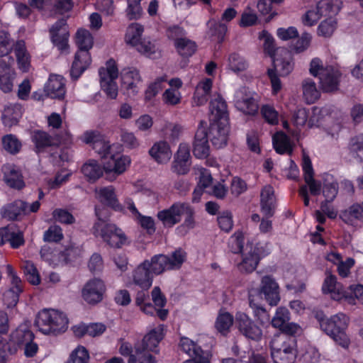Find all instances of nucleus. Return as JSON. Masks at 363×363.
Masks as SVG:
<instances>
[{
	"label": "nucleus",
	"instance_id": "obj_31",
	"mask_svg": "<svg viewBox=\"0 0 363 363\" xmlns=\"http://www.w3.org/2000/svg\"><path fill=\"white\" fill-rule=\"evenodd\" d=\"M98 196L100 202L104 206L116 212L126 213L125 207L119 202L113 186L101 188Z\"/></svg>",
	"mask_w": 363,
	"mask_h": 363
},
{
	"label": "nucleus",
	"instance_id": "obj_53",
	"mask_svg": "<svg viewBox=\"0 0 363 363\" xmlns=\"http://www.w3.org/2000/svg\"><path fill=\"white\" fill-rule=\"evenodd\" d=\"M333 16H327L328 18L320 22L317 29L319 36L330 38L333 35L337 26V21L333 18Z\"/></svg>",
	"mask_w": 363,
	"mask_h": 363
},
{
	"label": "nucleus",
	"instance_id": "obj_12",
	"mask_svg": "<svg viewBox=\"0 0 363 363\" xmlns=\"http://www.w3.org/2000/svg\"><path fill=\"white\" fill-rule=\"evenodd\" d=\"M340 7L333 4V1H317L315 9L308 10L301 18L302 23L306 26H314L323 16L336 15Z\"/></svg>",
	"mask_w": 363,
	"mask_h": 363
},
{
	"label": "nucleus",
	"instance_id": "obj_30",
	"mask_svg": "<svg viewBox=\"0 0 363 363\" xmlns=\"http://www.w3.org/2000/svg\"><path fill=\"white\" fill-rule=\"evenodd\" d=\"M193 154L198 159H205L210 155L207 130L199 126L193 143Z\"/></svg>",
	"mask_w": 363,
	"mask_h": 363
},
{
	"label": "nucleus",
	"instance_id": "obj_23",
	"mask_svg": "<svg viewBox=\"0 0 363 363\" xmlns=\"http://www.w3.org/2000/svg\"><path fill=\"white\" fill-rule=\"evenodd\" d=\"M342 73L333 66H327L322 70L319 82L323 92H333L338 89Z\"/></svg>",
	"mask_w": 363,
	"mask_h": 363
},
{
	"label": "nucleus",
	"instance_id": "obj_6",
	"mask_svg": "<svg viewBox=\"0 0 363 363\" xmlns=\"http://www.w3.org/2000/svg\"><path fill=\"white\" fill-rule=\"evenodd\" d=\"M40 255L43 260L55 268L67 265L79 257L81 249L72 244L63 250L45 245L41 247Z\"/></svg>",
	"mask_w": 363,
	"mask_h": 363
},
{
	"label": "nucleus",
	"instance_id": "obj_24",
	"mask_svg": "<svg viewBox=\"0 0 363 363\" xmlns=\"http://www.w3.org/2000/svg\"><path fill=\"white\" fill-rule=\"evenodd\" d=\"M1 216L8 220H21L25 216L28 215V203L21 199L3 206L0 210Z\"/></svg>",
	"mask_w": 363,
	"mask_h": 363
},
{
	"label": "nucleus",
	"instance_id": "obj_51",
	"mask_svg": "<svg viewBox=\"0 0 363 363\" xmlns=\"http://www.w3.org/2000/svg\"><path fill=\"white\" fill-rule=\"evenodd\" d=\"M233 316L230 313H219L216 320L215 327L219 333L225 335L233 325Z\"/></svg>",
	"mask_w": 363,
	"mask_h": 363
},
{
	"label": "nucleus",
	"instance_id": "obj_61",
	"mask_svg": "<svg viewBox=\"0 0 363 363\" xmlns=\"http://www.w3.org/2000/svg\"><path fill=\"white\" fill-rule=\"evenodd\" d=\"M260 113L268 124L276 125L279 123V113L269 104L263 105L260 108Z\"/></svg>",
	"mask_w": 363,
	"mask_h": 363
},
{
	"label": "nucleus",
	"instance_id": "obj_7",
	"mask_svg": "<svg viewBox=\"0 0 363 363\" xmlns=\"http://www.w3.org/2000/svg\"><path fill=\"white\" fill-rule=\"evenodd\" d=\"M349 319L344 313H337L330 318L320 320L321 329L343 348H348L350 339L346 334Z\"/></svg>",
	"mask_w": 363,
	"mask_h": 363
},
{
	"label": "nucleus",
	"instance_id": "obj_9",
	"mask_svg": "<svg viewBox=\"0 0 363 363\" xmlns=\"http://www.w3.org/2000/svg\"><path fill=\"white\" fill-rule=\"evenodd\" d=\"M164 335V325L160 324L150 330L141 341L135 342L134 348L138 355H141V354L144 356L152 355L150 353V352L157 353L159 352V343L163 340Z\"/></svg>",
	"mask_w": 363,
	"mask_h": 363
},
{
	"label": "nucleus",
	"instance_id": "obj_8",
	"mask_svg": "<svg viewBox=\"0 0 363 363\" xmlns=\"http://www.w3.org/2000/svg\"><path fill=\"white\" fill-rule=\"evenodd\" d=\"M106 66L99 69L101 89L108 98L116 99L118 96V85L116 82L118 77V66L113 59H109Z\"/></svg>",
	"mask_w": 363,
	"mask_h": 363
},
{
	"label": "nucleus",
	"instance_id": "obj_3",
	"mask_svg": "<svg viewBox=\"0 0 363 363\" xmlns=\"http://www.w3.org/2000/svg\"><path fill=\"white\" fill-rule=\"evenodd\" d=\"M75 43L78 50L70 69V77L73 81H77L91 65L89 50L93 47L94 38L88 30L80 28L77 31Z\"/></svg>",
	"mask_w": 363,
	"mask_h": 363
},
{
	"label": "nucleus",
	"instance_id": "obj_15",
	"mask_svg": "<svg viewBox=\"0 0 363 363\" xmlns=\"http://www.w3.org/2000/svg\"><path fill=\"white\" fill-rule=\"evenodd\" d=\"M322 291L324 294H330L335 301L345 300L348 303L354 302V298L348 295L347 291L337 282L336 276L332 274L325 277L322 285Z\"/></svg>",
	"mask_w": 363,
	"mask_h": 363
},
{
	"label": "nucleus",
	"instance_id": "obj_48",
	"mask_svg": "<svg viewBox=\"0 0 363 363\" xmlns=\"http://www.w3.org/2000/svg\"><path fill=\"white\" fill-rule=\"evenodd\" d=\"M303 97L308 104L315 103L320 97V92L317 89L315 83L311 79H306L303 82Z\"/></svg>",
	"mask_w": 363,
	"mask_h": 363
},
{
	"label": "nucleus",
	"instance_id": "obj_5",
	"mask_svg": "<svg viewBox=\"0 0 363 363\" xmlns=\"http://www.w3.org/2000/svg\"><path fill=\"white\" fill-rule=\"evenodd\" d=\"M271 357L274 363H294L298 354L296 336L277 335L269 343Z\"/></svg>",
	"mask_w": 363,
	"mask_h": 363
},
{
	"label": "nucleus",
	"instance_id": "obj_64",
	"mask_svg": "<svg viewBox=\"0 0 363 363\" xmlns=\"http://www.w3.org/2000/svg\"><path fill=\"white\" fill-rule=\"evenodd\" d=\"M23 272L26 276L28 281L31 284L38 285L40 283L38 271L32 262H26L23 266Z\"/></svg>",
	"mask_w": 363,
	"mask_h": 363
},
{
	"label": "nucleus",
	"instance_id": "obj_27",
	"mask_svg": "<svg viewBox=\"0 0 363 363\" xmlns=\"http://www.w3.org/2000/svg\"><path fill=\"white\" fill-rule=\"evenodd\" d=\"M133 281L142 289H149L153 282L154 274L149 267L148 259H145L133 271Z\"/></svg>",
	"mask_w": 363,
	"mask_h": 363
},
{
	"label": "nucleus",
	"instance_id": "obj_62",
	"mask_svg": "<svg viewBox=\"0 0 363 363\" xmlns=\"http://www.w3.org/2000/svg\"><path fill=\"white\" fill-rule=\"evenodd\" d=\"M14 44L8 32L0 30V57L8 55L14 49Z\"/></svg>",
	"mask_w": 363,
	"mask_h": 363
},
{
	"label": "nucleus",
	"instance_id": "obj_28",
	"mask_svg": "<svg viewBox=\"0 0 363 363\" xmlns=\"http://www.w3.org/2000/svg\"><path fill=\"white\" fill-rule=\"evenodd\" d=\"M3 179L5 184L11 189L21 190L26 184L21 170L13 164H5L2 166Z\"/></svg>",
	"mask_w": 363,
	"mask_h": 363
},
{
	"label": "nucleus",
	"instance_id": "obj_38",
	"mask_svg": "<svg viewBox=\"0 0 363 363\" xmlns=\"http://www.w3.org/2000/svg\"><path fill=\"white\" fill-rule=\"evenodd\" d=\"M150 155L158 163L167 162L172 156L169 145L166 141L155 143L149 150Z\"/></svg>",
	"mask_w": 363,
	"mask_h": 363
},
{
	"label": "nucleus",
	"instance_id": "obj_10",
	"mask_svg": "<svg viewBox=\"0 0 363 363\" xmlns=\"http://www.w3.org/2000/svg\"><path fill=\"white\" fill-rule=\"evenodd\" d=\"M50 41L61 53H67L69 50V30L67 19L57 20L49 29Z\"/></svg>",
	"mask_w": 363,
	"mask_h": 363
},
{
	"label": "nucleus",
	"instance_id": "obj_46",
	"mask_svg": "<svg viewBox=\"0 0 363 363\" xmlns=\"http://www.w3.org/2000/svg\"><path fill=\"white\" fill-rule=\"evenodd\" d=\"M169 260V255L164 254H158L153 255L149 260V267L154 274L157 276L162 274L165 271H169L167 261Z\"/></svg>",
	"mask_w": 363,
	"mask_h": 363
},
{
	"label": "nucleus",
	"instance_id": "obj_47",
	"mask_svg": "<svg viewBox=\"0 0 363 363\" xmlns=\"http://www.w3.org/2000/svg\"><path fill=\"white\" fill-rule=\"evenodd\" d=\"M144 28L142 25L138 23H131L128 27L125 35V40L127 44L133 47L136 46L142 40L141 37Z\"/></svg>",
	"mask_w": 363,
	"mask_h": 363
},
{
	"label": "nucleus",
	"instance_id": "obj_32",
	"mask_svg": "<svg viewBox=\"0 0 363 363\" xmlns=\"http://www.w3.org/2000/svg\"><path fill=\"white\" fill-rule=\"evenodd\" d=\"M35 336L30 327L26 324H21L9 336V342L17 348L21 349L27 342L34 340Z\"/></svg>",
	"mask_w": 363,
	"mask_h": 363
},
{
	"label": "nucleus",
	"instance_id": "obj_58",
	"mask_svg": "<svg viewBox=\"0 0 363 363\" xmlns=\"http://www.w3.org/2000/svg\"><path fill=\"white\" fill-rule=\"evenodd\" d=\"M349 149L354 157L363 162V135L352 138L349 143Z\"/></svg>",
	"mask_w": 363,
	"mask_h": 363
},
{
	"label": "nucleus",
	"instance_id": "obj_19",
	"mask_svg": "<svg viewBox=\"0 0 363 363\" xmlns=\"http://www.w3.org/2000/svg\"><path fill=\"white\" fill-rule=\"evenodd\" d=\"M179 347L182 351L191 357L184 363H210L208 357L204 355L203 349L190 338L182 337Z\"/></svg>",
	"mask_w": 363,
	"mask_h": 363
},
{
	"label": "nucleus",
	"instance_id": "obj_13",
	"mask_svg": "<svg viewBox=\"0 0 363 363\" xmlns=\"http://www.w3.org/2000/svg\"><path fill=\"white\" fill-rule=\"evenodd\" d=\"M6 272L11 279V285L3 293V301L7 308H11L18 302L20 294L23 292V284L11 265L6 266Z\"/></svg>",
	"mask_w": 363,
	"mask_h": 363
},
{
	"label": "nucleus",
	"instance_id": "obj_40",
	"mask_svg": "<svg viewBox=\"0 0 363 363\" xmlns=\"http://www.w3.org/2000/svg\"><path fill=\"white\" fill-rule=\"evenodd\" d=\"M14 52L16 57L18 68L23 72H28L30 66V57L23 40L16 42L14 47Z\"/></svg>",
	"mask_w": 363,
	"mask_h": 363
},
{
	"label": "nucleus",
	"instance_id": "obj_21",
	"mask_svg": "<svg viewBox=\"0 0 363 363\" xmlns=\"http://www.w3.org/2000/svg\"><path fill=\"white\" fill-rule=\"evenodd\" d=\"M235 106L245 115L256 116L258 113L257 101L247 92L246 87L241 88L236 94Z\"/></svg>",
	"mask_w": 363,
	"mask_h": 363
},
{
	"label": "nucleus",
	"instance_id": "obj_25",
	"mask_svg": "<svg viewBox=\"0 0 363 363\" xmlns=\"http://www.w3.org/2000/svg\"><path fill=\"white\" fill-rule=\"evenodd\" d=\"M277 201L274 189L271 185H266L260 192V211L266 218H272L276 212Z\"/></svg>",
	"mask_w": 363,
	"mask_h": 363
},
{
	"label": "nucleus",
	"instance_id": "obj_26",
	"mask_svg": "<svg viewBox=\"0 0 363 363\" xmlns=\"http://www.w3.org/2000/svg\"><path fill=\"white\" fill-rule=\"evenodd\" d=\"M190 150L187 145L180 144L174 155L172 169L179 175L186 174L191 166Z\"/></svg>",
	"mask_w": 363,
	"mask_h": 363
},
{
	"label": "nucleus",
	"instance_id": "obj_54",
	"mask_svg": "<svg viewBox=\"0 0 363 363\" xmlns=\"http://www.w3.org/2000/svg\"><path fill=\"white\" fill-rule=\"evenodd\" d=\"M339 190V184L337 182L331 177V181L325 179L323 182L322 192L325 197V201H333L336 198Z\"/></svg>",
	"mask_w": 363,
	"mask_h": 363
},
{
	"label": "nucleus",
	"instance_id": "obj_17",
	"mask_svg": "<svg viewBox=\"0 0 363 363\" xmlns=\"http://www.w3.org/2000/svg\"><path fill=\"white\" fill-rule=\"evenodd\" d=\"M259 294L272 306H277L280 301L279 286L272 275H264L261 279Z\"/></svg>",
	"mask_w": 363,
	"mask_h": 363
},
{
	"label": "nucleus",
	"instance_id": "obj_44",
	"mask_svg": "<svg viewBox=\"0 0 363 363\" xmlns=\"http://www.w3.org/2000/svg\"><path fill=\"white\" fill-rule=\"evenodd\" d=\"M148 289H142L136 293L135 297V305L140 308V310L146 315L155 316L157 312L155 310V306L150 302V295Z\"/></svg>",
	"mask_w": 363,
	"mask_h": 363
},
{
	"label": "nucleus",
	"instance_id": "obj_22",
	"mask_svg": "<svg viewBox=\"0 0 363 363\" xmlns=\"http://www.w3.org/2000/svg\"><path fill=\"white\" fill-rule=\"evenodd\" d=\"M108 157V161L104 165V171L106 177L112 174L113 178L111 180H113L125 172L130 164V159L127 155L120 154H111Z\"/></svg>",
	"mask_w": 363,
	"mask_h": 363
},
{
	"label": "nucleus",
	"instance_id": "obj_41",
	"mask_svg": "<svg viewBox=\"0 0 363 363\" xmlns=\"http://www.w3.org/2000/svg\"><path fill=\"white\" fill-rule=\"evenodd\" d=\"M174 46L178 55L183 59H189L193 56L198 47L195 41L186 37L177 40L174 43Z\"/></svg>",
	"mask_w": 363,
	"mask_h": 363
},
{
	"label": "nucleus",
	"instance_id": "obj_39",
	"mask_svg": "<svg viewBox=\"0 0 363 363\" xmlns=\"http://www.w3.org/2000/svg\"><path fill=\"white\" fill-rule=\"evenodd\" d=\"M84 176L90 183L95 182L103 176L104 167H102L99 163L94 160H90L84 163L81 169Z\"/></svg>",
	"mask_w": 363,
	"mask_h": 363
},
{
	"label": "nucleus",
	"instance_id": "obj_11",
	"mask_svg": "<svg viewBox=\"0 0 363 363\" xmlns=\"http://www.w3.org/2000/svg\"><path fill=\"white\" fill-rule=\"evenodd\" d=\"M79 139L90 145L101 158H108L111 155L109 142L99 130H86Z\"/></svg>",
	"mask_w": 363,
	"mask_h": 363
},
{
	"label": "nucleus",
	"instance_id": "obj_56",
	"mask_svg": "<svg viewBox=\"0 0 363 363\" xmlns=\"http://www.w3.org/2000/svg\"><path fill=\"white\" fill-rule=\"evenodd\" d=\"M272 69H276V72L279 71L282 77L289 74L294 69V62L291 58H273Z\"/></svg>",
	"mask_w": 363,
	"mask_h": 363
},
{
	"label": "nucleus",
	"instance_id": "obj_1",
	"mask_svg": "<svg viewBox=\"0 0 363 363\" xmlns=\"http://www.w3.org/2000/svg\"><path fill=\"white\" fill-rule=\"evenodd\" d=\"M210 125L208 138L217 149L227 145L230 131L229 112L226 101L220 96L210 102Z\"/></svg>",
	"mask_w": 363,
	"mask_h": 363
},
{
	"label": "nucleus",
	"instance_id": "obj_43",
	"mask_svg": "<svg viewBox=\"0 0 363 363\" xmlns=\"http://www.w3.org/2000/svg\"><path fill=\"white\" fill-rule=\"evenodd\" d=\"M273 147L280 155H291L293 151L289 137L284 132L277 133L272 138Z\"/></svg>",
	"mask_w": 363,
	"mask_h": 363
},
{
	"label": "nucleus",
	"instance_id": "obj_63",
	"mask_svg": "<svg viewBox=\"0 0 363 363\" xmlns=\"http://www.w3.org/2000/svg\"><path fill=\"white\" fill-rule=\"evenodd\" d=\"M63 238L62 229L57 225H50L43 235L44 241L48 242H59Z\"/></svg>",
	"mask_w": 363,
	"mask_h": 363
},
{
	"label": "nucleus",
	"instance_id": "obj_18",
	"mask_svg": "<svg viewBox=\"0 0 363 363\" xmlns=\"http://www.w3.org/2000/svg\"><path fill=\"white\" fill-rule=\"evenodd\" d=\"M30 139L37 153L43 152L50 147L59 146L62 143V138L59 135L53 137L48 132L38 129L31 132Z\"/></svg>",
	"mask_w": 363,
	"mask_h": 363
},
{
	"label": "nucleus",
	"instance_id": "obj_60",
	"mask_svg": "<svg viewBox=\"0 0 363 363\" xmlns=\"http://www.w3.org/2000/svg\"><path fill=\"white\" fill-rule=\"evenodd\" d=\"M228 66L234 72H239L247 69V62L238 53L233 52L228 57Z\"/></svg>",
	"mask_w": 363,
	"mask_h": 363
},
{
	"label": "nucleus",
	"instance_id": "obj_55",
	"mask_svg": "<svg viewBox=\"0 0 363 363\" xmlns=\"http://www.w3.org/2000/svg\"><path fill=\"white\" fill-rule=\"evenodd\" d=\"M259 40H264V50L272 58H274L277 52L275 40L273 36L266 30H262L259 34Z\"/></svg>",
	"mask_w": 363,
	"mask_h": 363
},
{
	"label": "nucleus",
	"instance_id": "obj_57",
	"mask_svg": "<svg viewBox=\"0 0 363 363\" xmlns=\"http://www.w3.org/2000/svg\"><path fill=\"white\" fill-rule=\"evenodd\" d=\"M89 353L84 346H78L69 354L66 363H89Z\"/></svg>",
	"mask_w": 363,
	"mask_h": 363
},
{
	"label": "nucleus",
	"instance_id": "obj_29",
	"mask_svg": "<svg viewBox=\"0 0 363 363\" xmlns=\"http://www.w3.org/2000/svg\"><path fill=\"white\" fill-rule=\"evenodd\" d=\"M100 235L112 247L121 248L126 241L125 235L115 225H105L101 230Z\"/></svg>",
	"mask_w": 363,
	"mask_h": 363
},
{
	"label": "nucleus",
	"instance_id": "obj_33",
	"mask_svg": "<svg viewBox=\"0 0 363 363\" xmlns=\"http://www.w3.org/2000/svg\"><path fill=\"white\" fill-rule=\"evenodd\" d=\"M16 72L9 63L0 59V89L4 93H10L13 86Z\"/></svg>",
	"mask_w": 363,
	"mask_h": 363
},
{
	"label": "nucleus",
	"instance_id": "obj_14",
	"mask_svg": "<svg viewBox=\"0 0 363 363\" xmlns=\"http://www.w3.org/2000/svg\"><path fill=\"white\" fill-rule=\"evenodd\" d=\"M236 322L240 333L246 338L258 342L262 340V330L246 313L239 312L236 314Z\"/></svg>",
	"mask_w": 363,
	"mask_h": 363
},
{
	"label": "nucleus",
	"instance_id": "obj_49",
	"mask_svg": "<svg viewBox=\"0 0 363 363\" xmlns=\"http://www.w3.org/2000/svg\"><path fill=\"white\" fill-rule=\"evenodd\" d=\"M16 13L20 18H26L30 14V8H35L42 10L48 1H28L27 5L21 1H14Z\"/></svg>",
	"mask_w": 363,
	"mask_h": 363
},
{
	"label": "nucleus",
	"instance_id": "obj_35",
	"mask_svg": "<svg viewBox=\"0 0 363 363\" xmlns=\"http://www.w3.org/2000/svg\"><path fill=\"white\" fill-rule=\"evenodd\" d=\"M133 354V348L132 345L128 342L123 341L119 347V353L124 356L128 357V363H155V358L153 355H147L141 354L138 355L136 350Z\"/></svg>",
	"mask_w": 363,
	"mask_h": 363
},
{
	"label": "nucleus",
	"instance_id": "obj_16",
	"mask_svg": "<svg viewBox=\"0 0 363 363\" xmlns=\"http://www.w3.org/2000/svg\"><path fill=\"white\" fill-rule=\"evenodd\" d=\"M9 243L12 249H18L25 244L24 235L15 223L0 228V246Z\"/></svg>",
	"mask_w": 363,
	"mask_h": 363
},
{
	"label": "nucleus",
	"instance_id": "obj_50",
	"mask_svg": "<svg viewBox=\"0 0 363 363\" xmlns=\"http://www.w3.org/2000/svg\"><path fill=\"white\" fill-rule=\"evenodd\" d=\"M3 148L11 155L18 154L22 147V143L18 138L13 134H7L2 137Z\"/></svg>",
	"mask_w": 363,
	"mask_h": 363
},
{
	"label": "nucleus",
	"instance_id": "obj_36",
	"mask_svg": "<svg viewBox=\"0 0 363 363\" xmlns=\"http://www.w3.org/2000/svg\"><path fill=\"white\" fill-rule=\"evenodd\" d=\"M207 26L208 28L207 35L210 40L221 45L225 40L228 32V26L225 23L213 19L209 20Z\"/></svg>",
	"mask_w": 363,
	"mask_h": 363
},
{
	"label": "nucleus",
	"instance_id": "obj_45",
	"mask_svg": "<svg viewBox=\"0 0 363 363\" xmlns=\"http://www.w3.org/2000/svg\"><path fill=\"white\" fill-rule=\"evenodd\" d=\"M259 262V257L249 250L242 253V260L238 263V269L242 274H251L257 269Z\"/></svg>",
	"mask_w": 363,
	"mask_h": 363
},
{
	"label": "nucleus",
	"instance_id": "obj_20",
	"mask_svg": "<svg viewBox=\"0 0 363 363\" xmlns=\"http://www.w3.org/2000/svg\"><path fill=\"white\" fill-rule=\"evenodd\" d=\"M106 290L104 282L99 279L89 280L84 286L82 295L84 300L89 304H96L103 299Z\"/></svg>",
	"mask_w": 363,
	"mask_h": 363
},
{
	"label": "nucleus",
	"instance_id": "obj_2",
	"mask_svg": "<svg viewBox=\"0 0 363 363\" xmlns=\"http://www.w3.org/2000/svg\"><path fill=\"white\" fill-rule=\"evenodd\" d=\"M194 208L186 202H174L168 208L159 211L157 218L164 228H172L179 223L184 216V222L177 228L178 230H184L186 233L196 226Z\"/></svg>",
	"mask_w": 363,
	"mask_h": 363
},
{
	"label": "nucleus",
	"instance_id": "obj_37",
	"mask_svg": "<svg viewBox=\"0 0 363 363\" xmlns=\"http://www.w3.org/2000/svg\"><path fill=\"white\" fill-rule=\"evenodd\" d=\"M340 217L343 222L349 225H353L356 221L363 223V201L354 203L341 211Z\"/></svg>",
	"mask_w": 363,
	"mask_h": 363
},
{
	"label": "nucleus",
	"instance_id": "obj_42",
	"mask_svg": "<svg viewBox=\"0 0 363 363\" xmlns=\"http://www.w3.org/2000/svg\"><path fill=\"white\" fill-rule=\"evenodd\" d=\"M45 89L48 95L51 98L63 99L65 97V84L62 82V78H59L58 77L49 78Z\"/></svg>",
	"mask_w": 363,
	"mask_h": 363
},
{
	"label": "nucleus",
	"instance_id": "obj_59",
	"mask_svg": "<svg viewBox=\"0 0 363 363\" xmlns=\"http://www.w3.org/2000/svg\"><path fill=\"white\" fill-rule=\"evenodd\" d=\"M290 320V313L287 308L284 307H279L277 309L275 315L272 318L271 323L275 328L281 329L284 327L286 322Z\"/></svg>",
	"mask_w": 363,
	"mask_h": 363
},
{
	"label": "nucleus",
	"instance_id": "obj_34",
	"mask_svg": "<svg viewBox=\"0 0 363 363\" xmlns=\"http://www.w3.org/2000/svg\"><path fill=\"white\" fill-rule=\"evenodd\" d=\"M151 298L152 301V306L157 311L155 316L158 317L161 320H165L169 315V311L164 308L167 305V298L162 291L160 286H155L151 291Z\"/></svg>",
	"mask_w": 363,
	"mask_h": 363
},
{
	"label": "nucleus",
	"instance_id": "obj_52",
	"mask_svg": "<svg viewBox=\"0 0 363 363\" xmlns=\"http://www.w3.org/2000/svg\"><path fill=\"white\" fill-rule=\"evenodd\" d=\"M187 253L182 248L179 247L169 256L167 264L170 270L179 269L183 263L186 261Z\"/></svg>",
	"mask_w": 363,
	"mask_h": 363
},
{
	"label": "nucleus",
	"instance_id": "obj_4",
	"mask_svg": "<svg viewBox=\"0 0 363 363\" xmlns=\"http://www.w3.org/2000/svg\"><path fill=\"white\" fill-rule=\"evenodd\" d=\"M69 320L65 313L52 308H43L35 316L34 325L45 335H57L68 328Z\"/></svg>",
	"mask_w": 363,
	"mask_h": 363
}]
</instances>
